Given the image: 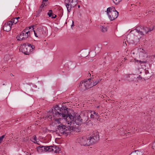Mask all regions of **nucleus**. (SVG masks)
Instances as JSON below:
<instances>
[{
  "label": "nucleus",
  "instance_id": "nucleus-12",
  "mask_svg": "<svg viewBox=\"0 0 155 155\" xmlns=\"http://www.w3.org/2000/svg\"><path fill=\"white\" fill-rule=\"evenodd\" d=\"M90 112L91 113L90 115V117L91 119H98L99 118L100 116L97 112L91 110Z\"/></svg>",
  "mask_w": 155,
  "mask_h": 155
},
{
  "label": "nucleus",
  "instance_id": "nucleus-22",
  "mask_svg": "<svg viewBox=\"0 0 155 155\" xmlns=\"http://www.w3.org/2000/svg\"><path fill=\"white\" fill-rule=\"evenodd\" d=\"M91 82L92 85H94V86L96 85L98 83H99V81H101L100 80H96L94 82L93 81V80H91Z\"/></svg>",
  "mask_w": 155,
  "mask_h": 155
},
{
  "label": "nucleus",
  "instance_id": "nucleus-18",
  "mask_svg": "<svg viewBox=\"0 0 155 155\" xmlns=\"http://www.w3.org/2000/svg\"><path fill=\"white\" fill-rule=\"evenodd\" d=\"M48 15L49 17H51L52 18H55L56 17L55 15H52V11L51 10H49L48 13Z\"/></svg>",
  "mask_w": 155,
  "mask_h": 155
},
{
  "label": "nucleus",
  "instance_id": "nucleus-51",
  "mask_svg": "<svg viewBox=\"0 0 155 155\" xmlns=\"http://www.w3.org/2000/svg\"><path fill=\"white\" fill-rule=\"evenodd\" d=\"M116 69H115L114 70V71H115L116 70Z\"/></svg>",
  "mask_w": 155,
  "mask_h": 155
},
{
  "label": "nucleus",
  "instance_id": "nucleus-36",
  "mask_svg": "<svg viewBox=\"0 0 155 155\" xmlns=\"http://www.w3.org/2000/svg\"><path fill=\"white\" fill-rule=\"evenodd\" d=\"M74 25V21H72V24L71 25V28H72V27Z\"/></svg>",
  "mask_w": 155,
  "mask_h": 155
},
{
  "label": "nucleus",
  "instance_id": "nucleus-24",
  "mask_svg": "<svg viewBox=\"0 0 155 155\" xmlns=\"http://www.w3.org/2000/svg\"><path fill=\"white\" fill-rule=\"evenodd\" d=\"M101 48L99 47H97L95 48V53L98 54L100 51Z\"/></svg>",
  "mask_w": 155,
  "mask_h": 155
},
{
  "label": "nucleus",
  "instance_id": "nucleus-49",
  "mask_svg": "<svg viewBox=\"0 0 155 155\" xmlns=\"http://www.w3.org/2000/svg\"><path fill=\"white\" fill-rule=\"evenodd\" d=\"M99 107V106H97V108H98Z\"/></svg>",
  "mask_w": 155,
  "mask_h": 155
},
{
  "label": "nucleus",
  "instance_id": "nucleus-1",
  "mask_svg": "<svg viewBox=\"0 0 155 155\" xmlns=\"http://www.w3.org/2000/svg\"><path fill=\"white\" fill-rule=\"evenodd\" d=\"M64 120H65L68 124H70V125L66 127L63 124H61L57 126L58 129V131L61 134H63L66 136L70 133L71 130H74V128L78 127H76L75 124L79 125L82 122V119L81 118L80 115L74 117L71 115H70L68 114Z\"/></svg>",
  "mask_w": 155,
  "mask_h": 155
},
{
  "label": "nucleus",
  "instance_id": "nucleus-50",
  "mask_svg": "<svg viewBox=\"0 0 155 155\" xmlns=\"http://www.w3.org/2000/svg\"><path fill=\"white\" fill-rule=\"evenodd\" d=\"M120 63H120V66L121 65V64H120Z\"/></svg>",
  "mask_w": 155,
  "mask_h": 155
},
{
  "label": "nucleus",
  "instance_id": "nucleus-34",
  "mask_svg": "<svg viewBox=\"0 0 155 155\" xmlns=\"http://www.w3.org/2000/svg\"><path fill=\"white\" fill-rule=\"evenodd\" d=\"M152 148L155 150V141L153 143Z\"/></svg>",
  "mask_w": 155,
  "mask_h": 155
},
{
  "label": "nucleus",
  "instance_id": "nucleus-33",
  "mask_svg": "<svg viewBox=\"0 0 155 155\" xmlns=\"http://www.w3.org/2000/svg\"><path fill=\"white\" fill-rule=\"evenodd\" d=\"M139 62L141 64H145L147 63V62L146 61H140Z\"/></svg>",
  "mask_w": 155,
  "mask_h": 155
},
{
  "label": "nucleus",
  "instance_id": "nucleus-4",
  "mask_svg": "<svg viewBox=\"0 0 155 155\" xmlns=\"http://www.w3.org/2000/svg\"><path fill=\"white\" fill-rule=\"evenodd\" d=\"M92 79L90 78L87 80H84L81 82L79 86V87L82 91H84L94 86L92 85L91 80Z\"/></svg>",
  "mask_w": 155,
  "mask_h": 155
},
{
  "label": "nucleus",
  "instance_id": "nucleus-15",
  "mask_svg": "<svg viewBox=\"0 0 155 155\" xmlns=\"http://www.w3.org/2000/svg\"><path fill=\"white\" fill-rule=\"evenodd\" d=\"M135 31L136 32H137L139 34L141 35H144L142 31L141 30V27H137L135 29Z\"/></svg>",
  "mask_w": 155,
  "mask_h": 155
},
{
  "label": "nucleus",
  "instance_id": "nucleus-16",
  "mask_svg": "<svg viewBox=\"0 0 155 155\" xmlns=\"http://www.w3.org/2000/svg\"><path fill=\"white\" fill-rule=\"evenodd\" d=\"M48 1V0H43L42 4L40 6L39 8L42 9L45 6H46L47 5Z\"/></svg>",
  "mask_w": 155,
  "mask_h": 155
},
{
  "label": "nucleus",
  "instance_id": "nucleus-21",
  "mask_svg": "<svg viewBox=\"0 0 155 155\" xmlns=\"http://www.w3.org/2000/svg\"><path fill=\"white\" fill-rule=\"evenodd\" d=\"M127 80L129 81H132L134 80V78L132 75H127Z\"/></svg>",
  "mask_w": 155,
  "mask_h": 155
},
{
  "label": "nucleus",
  "instance_id": "nucleus-10",
  "mask_svg": "<svg viewBox=\"0 0 155 155\" xmlns=\"http://www.w3.org/2000/svg\"><path fill=\"white\" fill-rule=\"evenodd\" d=\"M46 30V28L43 26L40 27L37 29L38 35L39 38L43 37L45 35Z\"/></svg>",
  "mask_w": 155,
  "mask_h": 155
},
{
  "label": "nucleus",
  "instance_id": "nucleus-7",
  "mask_svg": "<svg viewBox=\"0 0 155 155\" xmlns=\"http://www.w3.org/2000/svg\"><path fill=\"white\" fill-rule=\"evenodd\" d=\"M77 141L81 145L89 146L91 144L89 137L88 138L85 137L79 138Z\"/></svg>",
  "mask_w": 155,
  "mask_h": 155
},
{
  "label": "nucleus",
  "instance_id": "nucleus-31",
  "mask_svg": "<svg viewBox=\"0 0 155 155\" xmlns=\"http://www.w3.org/2000/svg\"><path fill=\"white\" fill-rule=\"evenodd\" d=\"M28 28H25L21 32L26 33L27 32H28V34H30V31H27Z\"/></svg>",
  "mask_w": 155,
  "mask_h": 155
},
{
  "label": "nucleus",
  "instance_id": "nucleus-6",
  "mask_svg": "<svg viewBox=\"0 0 155 155\" xmlns=\"http://www.w3.org/2000/svg\"><path fill=\"white\" fill-rule=\"evenodd\" d=\"M34 46L28 43H24L21 47L20 49L23 53L26 55H29L31 48L33 49Z\"/></svg>",
  "mask_w": 155,
  "mask_h": 155
},
{
  "label": "nucleus",
  "instance_id": "nucleus-23",
  "mask_svg": "<svg viewBox=\"0 0 155 155\" xmlns=\"http://www.w3.org/2000/svg\"><path fill=\"white\" fill-rule=\"evenodd\" d=\"M101 28H102V31L103 32H105L107 30V27L105 26H101Z\"/></svg>",
  "mask_w": 155,
  "mask_h": 155
},
{
  "label": "nucleus",
  "instance_id": "nucleus-8",
  "mask_svg": "<svg viewBox=\"0 0 155 155\" xmlns=\"http://www.w3.org/2000/svg\"><path fill=\"white\" fill-rule=\"evenodd\" d=\"M91 144L97 142L99 140V133L97 132H94L91 136L89 137Z\"/></svg>",
  "mask_w": 155,
  "mask_h": 155
},
{
  "label": "nucleus",
  "instance_id": "nucleus-47",
  "mask_svg": "<svg viewBox=\"0 0 155 155\" xmlns=\"http://www.w3.org/2000/svg\"><path fill=\"white\" fill-rule=\"evenodd\" d=\"M80 5H78V8H80Z\"/></svg>",
  "mask_w": 155,
  "mask_h": 155
},
{
  "label": "nucleus",
  "instance_id": "nucleus-3",
  "mask_svg": "<svg viewBox=\"0 0 155 155\" xmlns=\"http://www.w3.org/2000/svg\"><path fill=\"white\" fill-rule=\"evenodd\" d=\"M109 19L112 21L116 19L118 16L119 13L113 7H109L107 8L106 11Z\"/></svg>",
  "mask_w": 155,
  "mask_h": 155
},
{
  "label": "nucleus",
  "instance_id": "nucleus-40",
  "mask_svg": "<svg viewBox=\"0 0 155 155\" xmlns=\"http://www.w3.org/2000/svg\"><path fill=\"white\" fill-rule=\"evenodd\" d=\"M145 73L147 74L149 73V71L147 70H146L145 71Z\"/></svg>",
  "mask_w": 155,
  "mask_h": 155
},
{
  "label": "nucleus",
  "instance_id": "nucleus-35",
  "mask_svg": "<svg viewBox=\"0 0 155 155\" xmlns=\"http://www.w3.org/2000/svg\"><path fill=\"white\" fill-rule=\"evenodd\" d=\"M27 28H28L29 29L32 28V29H33V26H30Z\"/></svg>",
  "mask_w": 155,
  "mask_h": 155
},
{
  "label": "nucleus",
  "instance_id": "nucleus-48",
  "mask_svg": "<svg viewBox=\"0 0 155 155\" xmlns=\"http://www.w3.org/2000/svg\"><path fill=\"white\" fill-rule=\"evenodd\" d=\"M124 60L125 61L127 60V58H124Z\"/></svg>",
  "mask_w": 155,
  "mask_h": 155
},
{
  "label": "nucleus",
  "instance_id": "nucleus-29",
  "mask_svg": "<svg viewBox=\"0 0 155 155\" xmlns=\"http://www.w3.org/2000/svg\"><path fill=\"white\" fill-rule=\"evenodd\" d=\"M42 9H40V8H39V9H38V11L36 12L37 15V16H38L39 15V14H40V13L42 11Z\"/></svg>",
  "mask_w": 155,
  "mask_h": 155
},
{
  "label": "nucleus",
  "instance_id": "nucleus-45",
  "mask_svg": "<svg viewBox=\"0 0 155 155\" xmlns=\"http://www.w3.org/2000/svg\"><path fill=\"white\" fill-rule=\"evenodd\" d=\"M130 132H128L127 133V134H128V135H129V134H130Z\"/></svg>",
  "mask_w": 155,
  "mask_h": 155
},
{
  "label": "nucleus",
  "instance_id": "nucleus-28",
  "mask_svg": "<svg viewBox=\"0 0 155 155\" xmlns=\"http://www.w3.org/2000/svg\"><path fill=\"white\" fill-rule=\"evenodd\" d=\"M137 71H138L137 72V73H138L139 72H140V74L142 73V71H144V70L142 68H139L137 70Z\"/></svg>",
  "mask_w": 155,
  "mask_h": 155
},
{
  "label": "nucleus",
  "instance_id": "nucleus-25",
  "mask_svg": "<svg viewBox=\"0 0 155 155\" xmlns=\"http://www.w3.org/2000/svg\"><path fill=\"white\" fill-rule=\"evenodd\" d=\"M31 140L32 142L35 143L36 142V136L35 135L33 136Z\"/></svg>",
  "mask_w": 155,
  "mask_h": 155
},
{
  "label": "nucleus",
  "instance_id": "nucleus-17",
  "mask_svg": "<svg viewBox=\"0 0 155 155\" xmlns=\"http://www.w3.org/2000/svg\"><path fill=\"white\" fill-rule=\"evenodd\" d=\"M16 38L17 40L18 41L24 40V37H23V35L22 32L19 35H17L16 37Z\"/></svg>",
  "mask_w": 155,
  "mask_h": 155
},
{
  "label": "nucleus",
  "instance_id": "nucleus-39",
  "mask_svg": "<svg viewBox=\"0 0 155 155\" xmlns=\"http://www.w3.org/2000/svg\"><path fill=\"white\" fill-rule=\"evenodd\" d=\"M123 44H124V46H125V45L126 46H127V44H126V42L125 41V42H123Z\"/></svg>",
  "mask_w": 155,
  "mask_h": 155
},
{
  "label": "nucleus",
  "instance_id": "nucleus-44",
  "mask_svg": "<svg viewBox=\"0 0 155 155\" xmlns=\"http://www.w3.org/2000/svg\"><path fill=\"white\" fill-rule=\"evenodd\" d=\"M10 75L11 76H14V75H13V74H12V73H11L10 74Z\"/></svg>",
  "mask_w": 155,
  "mask_h": 155
},
{
  "label": "nucleus",
  "instance_id": "nucleus-42",
  "mask_svg": "<svg viewBox=\"0 0 155 155\" xmlns=\"http://www.w3.org/2000/svg\"><path fill=\"white\" fill-rule=\"evenodd\" d=\"M9 57V56L8 55H6L5 56V58H5V57Z\"/></svg>",
  "mask_w": 155,
  "mask_h": 155
},
{
  "label": "nucleus",
  "instance_id": "nucleus-2",
  "mask_svg": "<svg viewBox=\"0 0 155 155\" xmlns=\"http://www.w3.org/2000/svg\"><path fill=\"white\" fill-rule=\"evenodd\" d=\"M67 108L65 107L63 109L62 108H60L58 105H56L54 109H52L51 112H49L47 116V118L54 120L57 123L59 124L61 119L64 120L68 114Z\"/></svg>",
  "mask_w": 155,
  "mask_h": 155
},
{
  "label": "nucleus",
  "instance_id": "nucleus-20",
  "mask_svg": "<svg viewBox=\"0 0 155 155\" xmlns=\"http://www.w3.org/2000/svg\"><path fill=\"white\" fill-rule=\"evenodd\" d=\"M22 33L23 35V37H24V40L27 38L30 35V34H28V32H27L26 33L23 32H22Z\"/></svg>",
  "mask_w": 155,
  "mask_h": 155
},
{
  "label": "nucleus",
  "instance_id": "nucleus-27",
  "mask_svg": "<svg viewBox=\"0 0 155 155\" xmlns=\"http://www.w3.org/2000/svg\"><path fill=\"white\" fill-rule=\"evenodd\" d=\"M89 55L91 57L93 58L94 57V55H95L94 51H91L89 53Z\"/></svg>",
  "mask_w": 155,
  "mask_h": 155
},
{
  "label": "nucleus",
  "instance_id": "nucleus-11",
  "mask_svg": "<svg viewBox=\"0 0 155 155\" xmlns=\"http://www.w3.org/2000/svg\"><path fill=\"white\" fill-rule=\"evenodd\" d=\"M10 23H11V22L8 21L5 24L3 28V29L4 31L8 32L11 30L12 25L11 24H10Z\"/></svg>",
  "mask_w": 155,
  "mask_h": 155
},
{
  "label": "nucleus",
  "instance_id": "nucleus-30",
  "mask_svg": "<svg viewBox=\"0 0 155 155\" xmlns=\"http://www.w3.org/2000/svg\"><path fill=\"white\" fill-rule=\"evenodd\" d=\"M5 135H3L0 137V144L2 141L3 139L5 137Z\"/></svg>",
  "mask_w": 155,
  "mask_h": 155
},
{
  "label": "nucleus",
  "instance_id": "nucleus-9",
  "mask_svg": "<svg viewBox=\"0 0 155 155\" xmlns=\"http://www.w3.org/2000/svg\"><path fill=\"white\" fill-rule=\"evenodd\" d=\"M46 152H51L53 153H58L60 151L59 148L55 146H46Z\"/></svg>",
  "mask_w": 155,
  "mask_h": 155
},
{
  "label": "nucleus",
  "instance_id": "nucleus-19",
  "mask_svg": "<svg viewBox=\"0 0 155 155\" xmlns=\"http://www.w3.org/2000/svg\"><path fill=\"white\" fill-rule=\"evenodd\" d=\"M18 21V20H17V18H14L12 19L11 21H9L8 22H11L10 24L12 25L13 24H15Z\"/></svg>",
  "mask_w": 155,
  "mask_h": 155
},
{
  "label": "nucleus",
  "instance_id": "nucleus-32",
  "mask_svg": "<svg viewBox=\"0 0 155 155\" xmlns=\"http://www.w3.org/2000/svg\"><path fill=\"white\" fill-rule=\"evenodd\" d=\"M33 31H34V35H35V36L37 37H39V36H38L37 31V30L36 32H35V30H34Z\"/></svg>",
  "mask_w": 155,
  "mask_h": 155
},
{
  "label": "nucleus",
  "instance_id": "nucleus-5",
  "mask_svg": "<svg viewBox=\"0 0 155 155\" xmlns=\"http://www.w3.org/2000/svg\"><path fill=\"white\" fill-rule=\"evenodd\" d=\"M78 3L77 0H65L64 4L68 12H70Z\"/></svg>",
  "mask_w": 155,
  "mask_h": 155
},
{
  "label": "nucleus",
  "instance_id": "nucleus-13",
  "mask_svg": "<svg viewBox=\"0 0 155 155\" xmlns=\"http://www.w3.org/2000/svg\"><path fill=\"white\" fill-rule=\"evenodd\" d=\"M141 30L142 31L143 33H145L147 34L149 32L152 31L153 29V28L152 27L148 28L147 27L144 26H141Z\"/></svg>",
  "mask_w": 155,
  "mask_h": 155
},
{
  "label": "nucleus",
  "instance_id": "nucleus-26",
  "mask_svg": "<svg viewBox=\"0 0 155 155\" xmlns=\"http://www.w3.org/2000/svg\"><path fill=\"white\" fill-rule=\"evenodd\" d=\"M113 2L115 4L117 5L122 0H112Z\"/></svg>",
  "mask_w": 155,
  "mask_h": 155
},
{
  "label": "nucleus",
  "instance_id": "nucleus-52",
  "mask_svg": "<svg viewBox=\"0 0 155 155\" xmlns=\"http://www.w3.org/2000/svg\"><path fill=\"white\" fill-rule=\"evenodd\" d=\"M3 85H5V84H3Z\"/></svg>",
  "mask_w": 155,
  "mask_h": 155
},
{
  "label": "nucleus",
  "instance_id": "nucleus-46",
  "mask_svg": "<svg viewBox=\"0 0 155 155\" xmlns=\"http://www.w3.org/2000/svg\"><path fill=\"white\" fill-rule=\"evenodd\" d=\"M126 134L125 133H123L121 134L123 135H124V134Z\"/></svg>",
  "mask_w": 155,
  "mask_h": 155
},
{
  "label": "nucleus",
  "instance_id": "nucleus-37",
  "mask_svg": "<svg viewBox=\"0 0 155 155\" xmlns=\"http://www.w3.org/2000/svg\"><path fill=\"white\" fill-rule=\"evenodd\" d=\"M151 58H155V54H154V55H152L151 57Z\"/></svg>",
  "mask_w": 155,
  "mask_h": 155
},
{
  "label": "nucleus",
  "instance_id": "nucleus-14",
  "mask_svg": "<svg viewBox=\"0 0 155 155\" xmlns=\"http://www.w3.org/2000/svg\"><path fill=\"white\" fill-rule=\"evenodd\" d=\"M39 153L46 152V146H42L36 147Z\"/></svg>",
  "mask_w": 155,
  "mask_h": 155
},
{
  "label": "nucleus",
  "instance_id": "nucleus-41",
  "mask_svg": "<svg viewBox=\"0 0 155 155\" xmlns=\"http://www.w3.org/2000/svg\"><path fill=\"white\" fill-rule=\"evenodd\" d=\"M107 42H104V45H107Z\"/></svg>",
  "mask_w": 155,
  "mask_h": 155
},
{
  "label": "nucleus",
  "instance_id": "nucleus-43",
  "mask_svg": "<svg viewBox=\"0 0 155 155\" xmlns=\"http://www.w3.org/2000/svg\"><path fill=\"white\" fill-rule=\"evenodd\" d=\"M15 18H17V20H18V19H19L20 18L19 17H18Z\"/></svg>",
  "mask_w": 155,
  "mask_h": 155
},
{
  "label": "nucleus",
  "instance_id": "nucleus-38",
  "mask_svg": "<svg viewBox=\"0 0 155 155\" xmlns=\"http://www.w3.org/2000/svg\"><path fill=\"white\" fill-rule=\"evenodd\" d=\"M91 75V73H88L87 76V77H90Z\"/></svg>",
  "mask_w": 155,
  "mask_h": 155
}]
</instances>
